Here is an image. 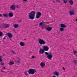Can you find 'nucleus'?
<instances>
[{"mask_svg": "<svg viewBox=\"0 0 77 77\" xmlns=\"http://www.w3.org/2000/svg\"><path fill=\"white\" fill-rule=\"evenodd\" d=\"M36 12L35 11H33L29 13V16L30 20H34Z\"/></svg>", "mask_w": 77, "mask_h": 77, "instance_id": "f257e3e1", "label": "nucleus"}, {"mask_svg": "<svg viewBox=\"0 0 77 77\" xmlns=\"http://www.w3.org/2000/svg\"><path fill=\"white\" fill-rule=\"evenodd\" d=\"M36 72V71L35 69H30L28 70V72L29 74L33 75Z\"/></svg>", "mask_w": 77, "mask_h": 77, "instance_id": "f03ea898", "label": "nucleus"}, {"mask_svg": "<svg viewBox=\"0 0 77 77\" xmlns=\"http://www.w3.org/2000/svg\"><path fill=\"white\" fill-rule=\"evenodd\" d=\"M45 54L46 55H47V57L48 59H49V60H51V59L53 58V55L52 54H49L48 52H45Z\"/></svg>", "mask_w": 77, "mask_h": 77, "instance_id": "7ed1b4c3", "label": "nucleus"}, {"mask_svg": "<svg viewBox=\"0 0 77 77\" xmlns=\"http://www.w3.org/2000/svg\"><path fill=\"white\" fill-rule=\"evenodd\" d=\"M39 43L40 45H44L46 44V42L43 39L41 38L39 39L38 40Z\"/></svg>", "mask_w": 77, "mask_h": 77, "instance_id": "20e7f679", "label": "nucleus"}, {"mask_svg": "<svg viewBox=\"0 0 77 77\" xmlns=\"http://www.w3.org/2000/svg\"><path fill=\"white\" fill-rule=\"evenodd\" d=\"M42 13L40 12H37L36 15V18H39L40 17H41V15Z\"/></svg>", "mask_w": 77, "mask_h": 77, "instance_id": "39448f33", "label": "nucleus"}, {"mask_svg": "<svg viewBox=\"0 0 77 77\" xmlns=\"http://www.w3.org/2000/svg\"><path fill=\"white\" fill-rule=\"evenodd\" d=\"M43 49L44 51H48V50L49 49V47L47 46H44L43 47Z\"/></svg>", "mask_w": 77, "mask_h": 77, "instance_id": "423d86ee", "label": "nucleus"}, {"mask_svg": "<svg viewBox=\"0 0 77 77\" xmlns=\"http://www.w3.org/2000/svg\"><path fill=\"white\" fill-rule=\"evenodd\" d=\"M69 14L70 15H75V10H72L69 11Z\"/></svg>", "mask_w": 77, "mask_h": 77, "instance_id": "0eeeda50", "label": "nucleus"}, {"mask_svg": "<svg viewBox=\"0 0 77 77\" xmlns=\"http://www.w3.org/2000/svg\"><path fill=\"white\" fill-rule=\"evenodd\" d=\"M10 26V24L9 23H6L3 26V27L4 28H5V29H7V28H8Z\"/></svg>", "mask_w": 77, "mask_h": 77, "instance_id": "6e6552de", "label": "nucleus"}, {"mask_svg": "<svg viewBox=\"0 0 77 77\" xmlns=\"http://www.w3.org/2000/svg\"><path fill=\"white\" fill-rule=\"evenodd\" d=\"M6 36H8L9 38H11L12 37V36H13V35H12V34L11 33H7L6 34Z\"/></svg>", "mask_w": 77, "mask_h": 77, "instance_id": "1a4fd4ad", "label": "nucleus"}, {"mask_svg": "<svg viewBox=\"0 0 77 77\" xmlns=\"http://www.w3.org/2000/svg\"><path fill=\"white\" fill-rule=\"evenodd\" d=\"M10 9L11 10H13V11H15L16 9V7H15V6L14 5H11L10 7Z\"/></svg>", "mask_w": 77, "mask_h": 77, "instance_id": "9d476101", "label": "nucleus"}, {"mask_svg": "<svg viewBox=\"0 0 77 77\" xmlns=\"http://www.w3.org/2000/svg\"><path fill=\"white\" fill-rule=\"evenodd\" d=\"M40 66L42 67H44L45 66V63L44 62H41L40 63Z\"/></svg>", "mask_w": 77, "mask_h": 77, "instance_id": "9b49d317", "label": "nucleus"}, {"mask_svg": "<svg viewBox=\"0 0 77 77\" xmlns=\"http://www.w3.org/2000/svg\"><path fill=\"white\" fill-rule=\"evenodd\" d=\"M60 26L62 28H65L66 27V26L64 24L62 23L60 25Z\"/></svg>", "mask_w": 77, "mask_h": 77, "instance_id": "f8f14e48", "label": "nucleus"}, {"mask_svg": "<svg viewBox=\"0 0 77 77\" xmlns=\"http://www.w3.org/2000/svg\"><path fill=\"white\" fill-rule=\"evenodd\" d=\"M14 64V62L12 61H10L8 63V65L10 66H12Z\"/></svg>", "mask_w": 77, "mask_h": 77, "instance_id": "ddd939ff", "label": "nucleus"}, {"mask_svg": "<svg viewBox=\"0 0 77 77\" xmlns=\"http://www.w3.org/2000/svg\"><path fill=\"white\" fill-rule=\"evenodd\" d=\"M54 73L55 75H56L57 76H59V73L58 72L55 71Z\"/></svg>", "mask_w": 77, "mask_h": 77, "instance_id": "4468645a", "label": "nucleus"}, {"mask_svg": "<svg viewBox=\"0 0 77 77\" xmlns=\"http://www.w3.org/2000/svg\"><path fill=\"white\" fill-rule=\"evenodd\" d=\"M39 53L40 54H43L44 53V50L43 49H41L39 50Z\"/></svg>", "mask_w": 77, "mask_h": 77, "instance_id": "2eb2a0df", "label": "nucleus"}, {"mask_svg": "<svg viewBox=\"0 0 77 77\" xmlns=\"http://www.w3.org/2000/svg\"><path fill=\"white\" fill-rule=\"evenodd\" d=\"M16 62L18 63H21V58H18Z\"/></svg>", "mask_w": 77, "mask_h": 77, "instance_id": "dca6fc26", "label": "nucleus"}, {"mask_svg": "<svg viewBox=\"0 0 77 77\" xmlns=\"http://www.w3.org/2000/svg\"><path fill=\"white\" fill-rule=\"evenodd\" d=\"M52 30V28L50 27H48L46 28V30L47 31H51Z\"/></svg>", "mask_w": 77, "mask_h": 77, "instance_id": "f3484780", "label": "nucleus"}, {"mask_svg": "<svg viewBox=\"0 0 77 77\" xmlns=\"http://www.w3.org/2000/svg\"><path fill=\"white\" fill-rule=\"evenodd\" d=\"M9 16L10 17H13L14 16V13H10L9 14Z\"/></svg>", "mask_w": 77, "mask_h": 77, "instance_id": "a211bd4d", "label": "nucleus"}, {"mask_svg": "<svg viewBox=\"0 0 77 77\" xmlns=\"http://www.w3.org/2000/svg\"><path fill=\"white\" fill-rule=\"evenodd\" d=\"M13 27L14 28H18L19 26L17 24H15L13 25Z\"/></svg>", "mask_w": 77, "mask_h": 77, "instance_id": "6ab92c4d", "label": "nucleus"}, {"mask_svg": "<svg viewBox=\"0 0 77 77\" xmlns=\"http://www.w3.org/2000/svg\"><path fill=\"white\" fill-rule=\"evenodd\" d=\"M20 44L21 46H24V45H25V44L24 43V42H21L20 43Z\"/></svg>", "mask_w": 77, "mask_h": 77, "instance_id": "aec40b11", "label": "nucleus"}, {"mask_svg": "<svg viewBox=\"0 0 77 77\" xmlns=\"http://www.w3.org/2000/svg\"><path fill=\"white\" fill-rule=\"evenodd\" d=\"M69 3L71 5H72L74 4V2L72 0H70L69 1Z\"/></svg>", "mask_w": 77, "mask_h": 77, "instance_id": "412c9836", "label": "nucleus"}, {"mask_svg": "<svg viewBox=\"0 0 77 77\" xmlns=\"http://www.w3.org/2000/svg\"><path fill=\"white\" fill-rule=\"evenodd\" d=\"M73 53L75 56H77V51H76L74 50L73 51Z\"/></svg>", "mask_w": 77, "mask_h": 77, "instance_id": "4be33fe9", "label": "nucleus"}, {"mask_svg": "<svg viewBox=\"0 0 77 77\" xmlns=\"http://www.w3.org/2000/svg\"><path fill=\"white\" fill-rule=\"evenodd\" d=\"M73 63L75 65H77V60H75L73 61Z\"/></svg>", "mask_w": 77, "mask_h": 77, "instance_id": "5701e85b", "label": "nucleus"}, {"mask_svg": "<svg viewBox=\"0 0 77 77\" xmlns=\"http://www.w3.org/2000/svg\"><path fill=\"white\" fill-rule=\"evenodd\" d=\"M4 17H8V14H5L3 15Z\"/></svg>", "mask_w": 77, "mask_h": 77, "instance_id": "b1692460", "label": "nucleus"}, {"mask_svg": "<svg viewBox=\"0 0 77 77\" xmlns=\"http://www.w3.org/2000/svg\"><path fill=\"white\" fill-rule=\"evenodd\" d=\"M64 30V28H60V30L61 32H63V31Z\"/></svg>", "mask_w": 77, "mask_h": 77, "instance_id": "393cba45", "label": "nucleus"}, {"mask_svg": "<svg viewBox=\"0 0 77 77\" xmlns=\"http://www.w3.org/2000/svg\"><path fill=\"white\" fill-rule=\"evenodd\" d=\"M67 2H68L67 0H63V2L64 3L66 4L67 3Z\"/></svg>", "mask_w": 77, "mask_h": 77, "instance_id": "a878e982", "label": "nucleus"}, {"mask_svg": "<svg viewBox=\"0 0 77 77\" xmlns=\"http://www.w3.org/2000/svg\"><path fill=\"white\" fill-rule=\"evenodd\" d=\"M2 61V56L0 55V62Z\"/></svg>", "mask_w": 77, "mask_h": 77, "instance_id": "bb28decb", "label": "nucleus"}, {"mask_svg": "<svg viewBox=\"0 0 77 77\" xmlns=\"http://www.w3.org/2000/svg\"><path fill=\"white\" fill-rule=\"evenodd\" d=\"M24 74H25V75H26V76H27L28 75V73H27V72H24Z\"/></svg>", "mask_w": 77, "mask_h": 77, "instance_id": "cd10ccee", "label": "nucleus"}, {"mask_svg": "<svg viewBox=\"0 0 77 77\" xmlns=\"http://www.w3.org/2000/svg\"><path fill=\"white\" fill-rule=\"evenodd\" d=\"M11 53H12V54H16V53L14 51H11Z\"/></svg>", "mask_w": 77, "mask_h": 77, "instance_id": "c85d7f7f", "label": "nucleus"}, {"mask_svg": "<svg viewBox=\"0 0 77 77\" xmlns=\"http://www.w3.org/2000/svg\"><path fill=\"white\" fill-rule=\"evenodd\" d=\"M3 35V33L1 32L0 31V36H2Z\"/></svg>", "mask_w": 77, "mask_h": 77, "instance_id": "c756f323", "label": "nucleus"}, {"mask_svg": "<svg viewBox=\"0 0 77 77\" xmlns=\"http://www.w3.org/2000/svg\"><path fill=\"white\" fill-rule=\"evenodd\" d=\"M39 25L40 26H42L43 24V23H39Z\"/></svg>", "mask_w": 77, "mask_h": 77, "instance_id": "7c9ffc66", "label": "nucleus"}, {"mask_svg": "<svg viewBox=\"0 0 77 77\" xmlns=\"http://www.w3.org/2000/svg\"><path fill=\"white\" fill-rule=\"evenodd\" d=\"M1 64L2 65H5V63L3 62L1 63Z\"/></svg>", "mask_w": 77, "mask_h": 77, "instance_id": "2f4dec72", "label": "nucleus"}, {"mask_svg": "<svg viewBox=\"0 0 77 77\" xmlns=\"http://www.w3.org/2000/svg\"><path fill=\"white\" fill-rule=\"evenodd\" d=\"M16 7L17 8H20V6L19 5H17L16 6Z\"/></svg>", "mask_w": 77, "mask_h": 77, "instance_id": "473e14b6", "label": "nucleus"}, {"mask_svg": "<svg viewBox=\"0 0 77 77\" xmlns=\"http://www.w3.org/2000/svg\"><path fill=\"white\" fill-rule=\"evenodd\" d=\"M23 1L24 2H27L28 0H23Z\"/></svg>", "mask_w": 77, "mask_h": 77, "instance_id": "72a5a7b5", "label": "nucleus"}, {"mask_svg": "<svg viewBox=\"0 0 77 77\" xmlns=\"http://www.w3.org/2000/svg\"><path fill=\"white\" fill-rule=\"evenodd\" d=\"M57 2H60V0H56Z\"/></svg>", "mask_w": 77, "mask_h": 77, "instance_id": "f704fd0d", "label": "nucleus"}, {"mask_svg": "<svg viewBox=\"0 0 77 77\" xmlns=\"http://www.w3.org/2000/svg\"><path fill=\"white\" fill-rule=\"evenodd\" d=\"M32 59H34L35 58V56H32Z\"/></svg>", "mask_w": 77, "mask_h": 77, "instance_id": "c9c22d12", "label": "nucleus"}, {"mask_svg": "<svg viewBox=\"0 0 77 77\" xmlns=\"http://www.w3.org/2000/svg\"><path fill=\"white\" fill-rule=\"evenodd\" d=\"M7 38L5 37L4 38H3V39H6Z\"/></svg>", "mask_w": 77, "mask_h": 77, "instance_id": "e433bc0d", "label": "nucleus"}, {"mask_svg": "<svg viewBox=\"0 0 77 77\" xmlns=\"http://www.w3.org/2000/svg\"><path fill=\"white\" fill-rule=\"evenodd\" d=\"M63 70H64V71H65V68H64V67H63Z\"/></svg>", "mask_w": 77, "mask_h": 77, "instance_id": "4c0bfd02", "label": "nucleus"}, {"mask_svg": "<svg viewBox=\"0 0 77 77\" xmlns=\"http://www.w3.org/2000/svg\"><path fill=\"white\" fill-rule=\"evenodd\" d=\"M1 72H4L3 70H1Z\"/></svg>", "mask_w": 77, "mask_h": 77, "instance_id": "58836bf2", "label": "nucleus"}, {"mask_svg": "<svg viewBox=\"0 0 77 77\" xmlns=\"http://www.w3.org/2000/svg\"><path fill=\"white\" fill-rule=\"evenodd\" d=\"M2 69H6V67H3L2 68Z\"/></svg>", "mask_w": 77, "mask_h": 77, "instance_id": "ea45409f", "label": "nucleus"}, {"mask_svg": "<svg viewBox=\"0 0 77 77\" xmlns=\"http://www.w3.org/2000/svg\"><path fill=\"white\" fill-rule=\"evenodd\" d=\"M52 2L53 3H55V2L53 0L52 1Z\"/></svg>", "mask_w": 77, "mask_h": 77, "instance_id": "a19ab883", "label": "nucleus"}, {"mask_svg": "<svg viewBox=\"0 0 77 77\" xmlns=\"http://www.w3.org/2000/svg\"><path fill=\"white\" fill-rule=\"evenodd\" d=\"M2 14H0V17H2Z\"/></svg>", "mask_w": 77, "mask_h": 77, "instance_id": "79ce46f5", "label": "nucleus"}, {"mask_svg": "<svg viewBox=\"0 0 77 77\" xmlns=\"http://www.w3.org/2000/svg\"><path fill=\"white\" fill-rule=\"evenodd\" d=\"M76 22H77V19H76Z\"/></svg>", "mask_w": 77, "mask_h": 77, "instance_id": "37998d69", "label": "nucleus"}, {"mask_svg": "<svg viewBox=\"0 0 77 77\" xmlns=\"http://www.w3.org/2000/svg\"><path fill=\"white\" fill-rule=\"evenodd\" d=\"M0 43H1V41H0Z\"/></svg>", "mask_w": 77, "mask_h": 77, "instance_id": "c03bdc74", "label": "nucleus"}, {"mask_svg": "<svg viewBox=\"0 0 77 77\" xmlns=\"http://www.w3.org/2000/svg\"><path fill=\"white\" fill-rule=\"evenodd\" d=\"M8 0V1H9V0Z\"/></svg>", "mask_w": 77, "mask_h": 77, "instance_id": "a18cd8bd", "label": "nucleus"}]
</instances>
